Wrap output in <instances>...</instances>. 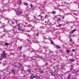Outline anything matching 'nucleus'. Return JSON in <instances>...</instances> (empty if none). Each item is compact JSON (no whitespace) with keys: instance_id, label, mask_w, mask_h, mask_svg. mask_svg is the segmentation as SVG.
<instances>
[{"instance_id":"obj_6","label":"nucleus","mask_w":79,"mask_h":79,"mask_svg":"<svg viewBox=\"0 0 79 79\" xmlns=\"http://www.w3.org/2000/svg\"><path fill=\"white\" fill-rule=\"evenodd\" d=\"M17 3L18 5H19L20 4H21V3H22V2H21V1H19L17 2Z\"/></svg>"},{"instance_id":"obj_36","label":"nucleus","mask_w":79,"mask_h":79,"mask_svg":"<svg viewBox=\"0 0 79 79\" xmlns=\"http://www.w3.org/2000/svg\"><path fill=\"white\" fill-rule=\"evenodd\" d=\"M47 64H48V63H47V62H46V63L45 64V65L46 66V65H47Z\"/></svg>"},{"instance_id":"obj_48","label":"nucleus","mask_w":79,"mask_h":79,"mask_svg":"<svg viewBox=\"0 0 79 79\" xmlns=\"http://www.w3.org/2000/svg\"><path fill=\"white\" fill-rule=\"evenodd\" d=\"M39 16H40V15Z\"/></svg>"},{"instance_id":"obj_34","label":"nucleus","mask_w":79,"mask_h":79,"mask_svg":"<svg viewBox=\"0 0 79 79\" xmlns=\"http://www.w3.org/2000/svg\"><path fill=\"white\" fill-rule=\"evenodd\" d=\"M21 48H22V47H21L20 48V50H21Z\"/></svg>"},{"instance_id":"obj_7","label":"nucleus","mask_w":79,"mask_h":79,"mask_svg":"<svg viewBox=\"0 0 79 79\" xmlns=\"http://www.w3.org/2000/svg\"><path fill=\"white\" fill-rule=\"evenodd\" d=\"M11 72H12V73H13V74H15V70L12 69L11 70Z\"/></svg>"},{"instance_id":"obj_23","label":"nucleus","mask_w":79,"mask_h":79,"mask_svg":"<svg viewBox=\"0 0 79 79\" xmlns=\"http://www.w3.org/2000/svg\"><path fill=\"white\" fill-rule=\"evenodd\" d=\"M3 60V58L2 57L0 58V60Z\"/></svg>"},{"instance_id":"obj_44","label":"nucleus","mask_w":79,"mask_h":79,"mask_svg":"<svg viewBox=\"0 0 79 79\" xmlns=\"http://www.w3.org/2000/svg\"><path fill=\"white\" fill-rule=\"evenodd\" d=\"M52 44H54V43L53 42H52Z\"/></svg>"},{"instance_id":"obj_22","label":"nucleus","mask_w":79,"mask_h":79,"mask_svg":"<svg viewBox=\"0 0 79 79\" xmlns=\"http://www.w3.org/2000/svg\"><path fill=\"white\" fill-rule=\"evenodd\" d=\"M70 41H71V42H72V41H73V40H72V39L70 38Z\"/></svg>"},{"instance_id":"obj_14","label":"nucleus","mask_w":79,"mask_h":79,"mask_svg":"<svg viewBox=\"0 0 79 79\" xmlns=\"http://www.w3.org/2000/svg\"><path fill=\"white\" fill-rule=\"evenodd\" d=\"M5 45H6V46H8V45H9V44H8V43H5Z\"/></svg>"},{"instance_id":"obj_19","label":"nucleus","mask_w":79,"mask_h":79,"mask_svg":"<svg viewBox=\"0 0 79 79\" xmlns=\"http://www.w3.org/2000/svg\"><path fill=\"white\" fill-rule=\"evenodd\" d=\"M60 19H61V18H59L58 19V21H60Z\"/></svg>"},{"instance_id":"obj_24","label":"nucleus","mask_w":79,"mask_h":79,"mask_svg":"<svg viewBox=\"0 0 79 79\" xmlns=\"http://www.w3.org/2000/svg\"><path fill=\"white\" fill-rule=\"evenodd\" d=\"M68 79H70V76H68Z\"/></svg>"},{"instance_id":"obj_26","label":"nucleus","mask_w":79,"mask_h":79,"mask_svg":"<svg viewBox=\"0 0 79 79\" xmlns=\"http://www.w3.org/2000/svg\"><path fill=\"white\" fill-rule=\"evenodd\" d=\"M58 10H59V11H61V10H62V9L59 8Z\"/></svg>"},{"instance_id":"obj_15","label":"nucleus","mask_w":79,"mask_h":79,"mask_svg":"<svg viewBox=\"0 0 79 79\" xmlns=\"http://www.w3.org/2000/svg\"><path fill=\"white\" fill-rule=\"evenodd\" d=\"M24 5H28V4L26 2H24L23 3Z\"/></svg>"},{"instance_id":"obj_17","label":"nucleus","mask_w":79,"mask_h":79,"mask_svg":"<svg viewBox=\"0 0 79 79\" xmlns=\"http://www.w3.org/2000/svg\"><path fill=\"white\" fill-rule=\"evenodd\" d=\"M66 51L67 52V53H69L70 52L69 50H66Z\"/></svg>"},{"instance_id":"obj_25","label":"nucleus","mask_w":79,"mask_h":79,"mask_svg":"<svg viewBox=\"0 0 79 79\" xmlns=\"http://www.w3.org/2000/svg\"><path fill=\"white\" fill-rule=\"evenodd\" d=\"M52 14H55V12H54V11H52Z\"/></svg>"},{"instance_id":"obj_38","label":"nucleus","mask_w":79,"mask_h":79,"mask_svg":"<svg viewBox=\"0 0 79 79\" xmlns=\"http://www.w3.org/2000/svg\"><path fill=\"white\" fill-rule=\"evenodd\" d=\"M36 58H35V59H32V60H36Z\"/></svg>"},{"instance_id":"obj_18","label":"nucleus","mask_w":79,"mask_h":79,"mask_svg":"<svg viewBox=\"0 0 79 79\" xmlns=\"http://www.w3.org/2000/svg\"><path fill=\"white\" fill-rule=\"evenodd\" d=\"M61 26H62V25H61V24H59V27H61Z\"/></svg>"},{"instance_id":"obj_53","label":"nucleus","mask_w":79,"mask_h":79,"mask_svg":"<svg viewBox=\"0 0 79 79\" xmlns=\"http://www.w3.org/2000/svg\"><path fill=\"white\" fill-rule=\"evenodd\" d=\"M4 11V10H3V11Z\"/></svg>"},{"instance_id":"obj_3","label":"nucleus","mask_w":79,"mask_h":79,"mask_svg":"<svg viewBox=\"0 0 79 79\" xmlns=\"http://www.w3.org/2000/svg\"><path fill=\"white\" fill-rule=\"evenodd\" d=\"M16 14H18V15H21L22 14V12L21 11H19V10L17 11Z\"/></svg>"},{"instance_id":"obj_52","label":"nucleus","mask_w":79,"mask_h":79,"mask_svg":"<svg viewBox=\"0 0 79 79\" xmlns=\"http://www.w3.org/2000/svg\"><path fill=\"white\" fill-rule=\"evenodd\" d=\"M64 4H65V2H64Z\"/></svg>"},{"instance_id":"obj_30","label":"nucleus","mask_w":79,"mask_h":79,"mask_svg":"<svg viewBox=\"0 0 79 79\" xmlns=\"http://www.w3.org/2000/svg\"><path fill=\"white\" fill-rule=\"evenodd\" d=\"M72 51H73V52H74L75 51V49H73Z\"/></svg>"},{"instance_id":"obj_39","label":"nucleus","mask_w":79,"mask_h":79,"mask_svg":"<svg viewBox=\"0 0 79 79\" xmlns=\"http://www.w3.org/2000/svg\"><path fill=\"white\" fill-rule=\"evenodd\" d=\"M34 18H36V17H35V16H34Z\"/></svg>"},{"instance_id":"obj_43","label":"nucleus","mask_w":79,"mask_h":79,"mask_svg":"<svg viewBox=\"0 0 79 79\" xmlns=\"http://www.w3.org/2000/svg\"><path fill=\"white\" fill-rule=\"evenodd\" d=\"M23 77H25V76H23Z\"/></svg>"},{"instance_id":"obj_27","label":"nucleus","mask_w":79,"mask_h":79,"mask_svg":"<svg viewBox=\"0 0 79 79\" xmlns=\"http://www.w3.org/2000/svg\"><path fill=\"white\" fill-rule=\"evenodd\" d=\"M54 18H57V16H56V15L54 16Z\"/></svg>"},{"instance_id":"obj_21","label":"nucleus","mask_w":79,"mask_h":79,"mask_svg":"<svg viewBox=\"0 0 79 79\" xmlns=\"http://www.w3.org/2000/svg\"><path fill=\"white\" fill-rule=\"evenodd\" d=\"M38 57L39 58H42V57L40 56H38Z\"/></svg>"},{"instance_id":"obj_32","label":"nucleus","mask_w":79,"mask_h":79,"mask_svg":"<svg viewBox=\"0 0 79 79\" xmlns=\"http://www.w3.org/2000/svg\"><path fill=\"white\" fill-rule=\"evenodd\" d=\"M40 18H43V16H40Z\"/></svg>"},{"instance_id":"obj_10","label":"nucleus","mask_w":79,"mask_h":79,"mask_svg":"<svg viewBox=\"0 0 79 79\" xmlns=\"http://www.w3.org/2000/svg\"><path fill=\"white\" fill-rule=\"evenodd\" d=\"M8 23H10H10H12V24H14V22L12 21H8Z\"/></svg>"},{"instance_id":"obj_20","label":"nucleus","mask_w":79,"mask_h":79,"mask_svg":"<svg viewBox=\"0 0 79 79\" xmlns=\"http://www.w3.org/2000/svg\"><path fill=\"white\" fill-rule=\"evenodd\" d=\"M48 17V16H47V15H46L45 16V18H47Z\"/></svg>"},{"instance_id":"obj_2","label":"nucleus","mask_w":79,"mask_h":79,"mask_svg":"<svg viewBox=\"0 0 79 79\" xmlns=\"http://www.w3.org/2000/svg\"><path fill=\"white\" fill-rule=\"evenodd\" d=\"M17 26H18L19 28L18 29V30H19V31H22L23 32H24V30H23L22 28H21V27H20V24H18Z\"/></svg>"},{"instance_id":"obj_1","label":"nucleus","mask_w":79,"mask_h":79,"mask_svg":"<svg viewBox=\"0 0 79 79\" xmlns=\"http://www.w3.org/2000/svg\"><path fill=\"white\" fill-rule=\"evenodd\" d=\"M2 56L3 57V58H6V53H5V52L4 51H3V53L2 54Z\"/></svg>"},{"instance_id":"obj_5","label":"nucleus","mask_w":79,"mask_h":79,"mask_svg":"<svg viewBox=\"0 0 79 79\" xmlns=\"http://www.w3.org/2000/svg\"><path fill=\"white\" fill-rule=\"evenodd\" d=\"M34 78H38V79H40V77L39 76H37V75L34 76Z\"/></svg>"},{"instance_id":"obj_37","label":"nucleus","mask_w":79,"mask_h":79,"mask_svg":"<svg viewBox=\"0 0 79 79\" xmlns=\"http://www.w3.org/2000/svg\"><path fill=\"white\" fill-rule=\"evenodd\" d=\"M64 16L62 18V19H64Z\"/></svg>"},{"instance_id":"obj_49","label":"nucleus","mask_w":79,"mask_h":79,"mask_svg":"<svg viewBox=\"0 0 79 79\" xmlns=\"http://www.w3.org/2000/svg\"><path fill=\"white\" fill-rule=\"evenodd\" d=\"M73 44H74V42H73Z\"/></svg>"},{"instance_id":"obj_33","label":"nucleus","mask_w":79,"mask_h":79,"mask_svg":"<svg viewBox=\"0 0 79 79\" xmlns=\"http://www.w3.org/2000/svg\"><path fill=\"white\" fill-rule=\"evenodd\" d=\"M15 22H16V23H18V21H17V20H15Z\"/></svg>"},{"instance_id":"obj_40","label":"nucleus","mask_w":79,"mask_h":79,"mask_svg":"<svg viewBox=\"0 0 79 79\" xmlns=\"http://www.w3.org/2000/svg\"><path fill=\"white\" fill-rule=\"evenodd\" d=\"M56 26V27H59V25H57Z\"/></svg>"},{"instance_id":"obj_29","label":"nucleus","mask_w":79,"mask_h":79,"mask_svg":"<svg viewBox=\"0 0 79 79\" xmlns=\"http://www.w3.org/2000/svg\"><path fill=\"white\" fill-rule=\"evenodd\" d=\"M30 6H31V7H33V6H32V4H31Z\"/></svg>"},{"instance_id":"obj_13","label":"nucleus","mask_w":79,"mask_h":79,"mask_svg":"<svg viewBox=\"0 0 79 79\" xmlns=\"http://www.w3.org/2000/svg\"><path fill=\"white\" fill-rule=\"evenodd\" d=\"M43 72H44V70H41L40 71V73L41 74H42V73H43Z\"/></svg>"},{"instance_id":"obj_46","label":"nucleus","mask_w":79,"mask_h":79,"mask_svg":"<svg viewBox=\"0 0 79 79\" xmlns=\"http://www.w3.org/2000/svg\"><path fill=\"white\" fill-rule=\"evenodd\" d=\"M2 11V10H0V11Z\"/></svg>"},{"instance_id":"obj_12","label":"nucleus","mask_w":79,"mask_h":79,"mask_svg":"<svg viewBox=\"0 0 79 79\" xmlns=\"http://www.w3.org/2000/svg\"><path fill=\"white\" fill-rule=\"evenodd\" d=\"M69 61H73V62H74V60L73 59H69Z\"/></svg>"},{"instance_id":"obj_51","label":"nucleus","mask_w":79,"mask_h":79,"mask_svg":"<svg viewBox=\"0 0 79 79\" xmlns=\"http://www.w3.org/2000/svg\"><path fill=\"white\" fill-rule=\"evenodd\" d=\"M55 60H53V61H55Z\"/></svg>"},{"instance_id":"obj_4","label":"nucleus","mask_w":79,"mask_h":79,"mask_svg":"<svg viewBox=\"0 0 79 79\" xmlns=\"http://www.w3.org/2000/svg\"><path fill=\"white\" fill-rule=\"evenodd\" d=\"M76 31V29H74V30L71 31L69 32V34H73V32H75V31Z\"/></svg>"},{"instance_id":"obj_41","label":"nucleus","mask_w":79,"mask_h":79,"mask_svg":"<svg viewBox=\"0 0 79 79\" xmlns=\"http://www.w3.org/2000/svg\"><path fill=\"white\" fill-rule=\"evenodd\" d=\"M54 9L55 10H56V7H54Z\"/></svg>"},{"instance_id":"obj_9","label":"nucleus","mask_w":79,"mask_h":79,"mask_svg":"<svg viewBox=\"0 0 79 79\" xmlns=\"http://www.w3.org/2000/svg\"><path fill=\"white\" fill-rule=\"evenodd\" d=\"M30 79H33V78H34V75H31L30 76Z\"/></svg>"},{"instance_id":"obj_31","label":"nucleus","mask_w":79,"mask_h":79,"mask_svg":"<svg viewBox=\"0 0 79 79\" xmlns=\"http://www.w3.org/2000/svg\"><path fill=\"white\" fill-rule=\"evenodd\" d=\"M72 69H73V68H71L70 69V71H71V70H72Z\"/></svg>"},{"instance_id":"obj_50","label":"nucleus","mask_w":79,"mask_h":79,"mask_svg":"<svg viewBox=\"0 0 79 79\" xmlns=\"http://www.w3.org/2000/svg\"><path fill=\"white\" fill-rule=\"evenodd\" d=\"M35 16H37V14H35Z\"/></svg>"},{"instance_id":"obj_42","label":"nucleus","mask_w":79,"mask_h":79,"mask_svg":"<svg viewBox=\"0 0 79 79\" xmlns=\"http://www.w3.org/2000/svg\"><path fill=\"white\" fill-rule=\"evenodd\" d=\"M27 71H28L29 72H30V70H28Z\"/></svg>"},{"instance_id":"obj_45","label":"nucleus","mask_w":79,"mask_h":79,"mask_svg":"<svg viewBox=\"0 0 79 79\" xmlns=\"http://www.w3.org/2000/svg\"><path fill=\"white\" fill-rule=\"evenodd\" d=\"M22 70H23H23H24V69H23V68L22 69Z\"/></svg>"},{"instance_id":"obj_16","label":"nucleus","mask_w":79,"mask_h":79,"mask_svg":"<svg viewBox=\"0 0 79 79\" xmlns=\"http://www.w3.org/2000/svg\"><path fill=\"white\" fill-rule=\"evenodd\" d=\"M77 73V71H75V72H73L72 73L73 74H75V73Z\"/></svg>"},{"instance_id":"obj_35","label":"nucleus","mask_w":79,"mask_h":79,"mask_svg":"<svg viewBox=\"0 0 79 79\" xmlns=\"http://www.w3.org/2000/svg\"><path fill=\"white\" fill-rule=\"evenodd\" d=\"M26 16H28L29 15H26Z\"/></svg>"},{"instance_id":"obj_11","label":"nucleus","mask_w":79,"mask_h":79,"mask_svg":"<svg viewBox=\"0 0 79 79\" xmlns=\"http://www.w3.org/2000/svg\"><path fill=\"white\" fill-rule=\"evenodd\" d=\"M56 47L57 48V49H58V48H61V47L60 46H56Z\"/></svg>"},{"instance_id":"obj_28","label":"nucleus","mask_w":79,"mask_h":79,"mask_svg":"<svg viewBox=\"0 0 79 79\" xmlns=\"http://www.w3.org/2000/svg\"><path fill=\"white\" fill-rule=\"evenodd\" d=\"M36 36H37V37H38V36H39V34H37L36 35Z\"/></svg>"},{"instance_id":"obj_47","label":"nucleus","mask_w":79,"mask_h":79,"mask_svg":"<svg viewBox=\"0 0 79 79\" xmlns=\"http://www.w3.org/2000/svg\"><path fill=\"white\" fill-rule=\"evenodd\" d=\"M45 23H47V21H45Z\"/></svg>"},{"instance_id":"obj_8","label":"nucleus","mask_w":79,"mask_h":79,"mask_svg":"<svg viewBox=\"0 0 79 79\" xmlns=\"http://www.w3.org/2000/svg\"><path fill=\"white\" fill-rule=\"evenodd\" d=\"M13 65L14 66H15V67H16V68H19V66H18L17 65H16L15 64H13Z\"/></svg>"}]
</instances>
